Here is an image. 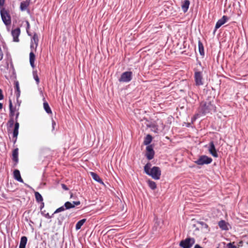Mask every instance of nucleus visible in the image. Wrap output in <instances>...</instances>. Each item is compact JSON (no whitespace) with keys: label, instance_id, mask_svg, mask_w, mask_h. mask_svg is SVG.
I'll return each instance as SVG.
<instances>
[{"label":"nucleus","instance_id":"nucleus-1","mask_svg":"<svg viewBox=\"0 0 248 248\" xmlns=\"http://www.w3.org/2000/svg\"><path fill=\"white\" fill-rule=\"evenodd\" d=\"M151 165L150 163H147L144 166V171L146 174L152 177L155 179L158 180L159 179L161 175V171L160 169L157 167H154L151 169Z\"/></svg>","mask_w":248,"mask_h":248},{"label":"nucleus","instance_id":"nucleus-2","mask_svg":"<svg viewBox=\"0 0 248 248\" xmlns=\"http://www.w3.org/2000/svg\"><path fill=\"white\" fill-rule=\"evenodd\" d=\"M215 108L211 101L202 102L200 104L199 112L202 115H205L206 114L210 113Z\"/></svg>","mask_w":248,"mask_h":248},{"label":"nucleus","instance_id":"nucleus-3","mask_svg":"<svg viewBox=\"0 0 248 248\" xmlns=\"http://www.w3.org/2000/svg\"><path fill=\"white\" fill-rule=\"evenodd\" d=\"M213 159L206 155H201L195 161L194 163L199 166L208 165L212 163Z\"/></svg>","mask_w":248,"mask_h":248},{"label":"nucleus","instance_id":"nucleus-4","mask_svg":"<svg viewBox=\"0 0 248 248\" xmlns=\"http://www.w3.org/2000/svg\"><path fill=\"white\" fill-rule=\"evenodd\" d=\"M195 243V239L190 236L187 237L180 242L179 246L182 248H191Z\"/></svg>","mask_w":248,"mask_h":248},{"label":"nucleus","instance_id":"nucleus-5","mask_svg":"<svg viewBox=\"0 0 248 248\" xmlns=\"http://www.w3.org/2000/svg\"><path fill=\"white\" fill-rule=\"evenodd\" d=\"M202 79L203 77L202 71L197 70L195 71L194 72L195 85L198 86L203 85Z\"/></svg>","mask_w":248,"mask_h":248},{"label":"nucleus","instance_id":"nucleus-6","mask_svg":"<svg viewBox=\"0 0 248 248\" xmlns=\"http://www.w3.org/2000/svg\"><path fill=\"white\" fill-rule=\"evenodd\" d=\"M0 14L1 18L4 23L6 25H9L11 24V17L7 12L4 9L0 10Z\"/></svg>","mask_w":248,"mask_h":248},{"label":"nucleus","instance_id":"nucleus-7","mask_svg":"<svg viewBox=\"0 0 248 248\" xmlns=\"http://www.w3.org/2000/svg\"><path fill=\"white\" fill-rule=\"evenodd\" d=\"M39 39L36 33H34L31 39V51H36L38 45Z\"/></svg>","mask_w":248,"mask_h":248},{"label":"nucleus","instance_id":"nucleus-8","mask_svg":"<svg viewBox=\"0 0 248 248\" xmlns=\"http://www.w3.org/2000/svg\"><path fill=\"white\" fill-rule=\"evenodd\" d=\"M208 151L209 153L214 157H217L218 156L217 150L216 148L214 142L210 141L208 144Z\"/></svg>","mask_w":248,"mask_h":248},{"label":"nucleus","instance_id":"nucleus-9","mask_svg":"<svg viewBox=\"0 0 248 248\" xmlns=\"http://www.w3.org/2000/svg\"><path fill=\"white\" fill-rule=\"evenodd\" d=\"M132 73L131 72H125L123 73L120 78L119 79L120 82H128L132 79Z\"/></svg>","mask_w":248,"mask_h":248},{"label":"nucleus","instance_id":"nucleus-10","mask_svg":"<svg viewBox=\"0 0 248 248\" xmlns=\"http://www.w3.org/2000/svg\"><path fill=\"white\" fill-rule=\"evenodd\" d=\"M229 18L227 16L224 15L220 19H218L216 24V29H219L223 25L226 23Z\"/></svg>","mask_w":248,"mask_h":248},{"label":"nucleus","instance_id":"nucleus-11","mask_svg":"<svg viewBox=\"0 0 248 248\" xmlns=\"http://www.w3.org/2000/svg\"><path fill=\"white\" fill-rule=\"evenodd\" d=\"M20 30L18 28H17L12 31L11 34L13 37V41L14 42H17L19 41L18 36L20 34Z\"/></svg>","mask_w":248,"mask_h":248},{"label":"nucleus","instance_id":"nucleus-12","mask_svg":"<svg viewBox=\"0 0 248 248\" xmlns=\"http://www.w3.org/2000/svg\"><path fill=\"white\" fill-rule=\"evenodd\" d=\"M219 227L223 231H228L229 230V224L224 220H221L218 222Z\"/></svg>","mask_w":248,"mask_h":248},{"label":"nucleus","instance_id":"nucleus-13","mask_svg":"<svg viewBox=\"0 0 248 248\" xmlns=\"http://www.w3.org/2000/svg\"><path fill=\"white\" fill-rule=\"evenodd\" d=\"M189 0H184L182 1L181 7L184 13L187 12L189 5H190Z\"/></svg>","mask_w":248,"mask_h":248},{"label":"nucleus","instance_id":"nucleus-14","mask_svg":"<svg viewBox=\"0 0 248 248\" xmlns=\"http://www.w3.org/2000/svg\"><path fill=\"white\" fill-rule=\"evenodd\" d=\"M80 203L79 201L73 202H67L64 204V207L66 209H69L75 207V206L78 205Z\"/></svg>","mask_w":248,"mask_h":248},{"label":"nucleus","instance_id":"nucleus-15","mask_svg":"<svg viewBox=\"0 0 248 248\" xmlns=\"http://www.w3.org/2000/svg\"><path fill=\"white\" fill-rule=\"evenodd\" d=\"M147 153L146 156L149 160L152 159L154 157V152L151 146H148L146 147Z\"/></svg>","mask_w":248,"mask_h":248},{"label":"nucleus","instance_id":"nucleus-16","mask_svg":"<svg viewBox=\"0 0 248 248\" xmlns=\"http://www.w3.org/2000/svg\"><path fill=\"white\" fill-rule=\"evenodd\" d=\"M180 10V7L171 2V16H176Z\"/></svg>","mask_w":248,"mask_h":248},{"label":"nucleus","instance_id":"nucleus-17","mask_svg":"<svg viewBox=\"0 0 248 248\" xmlns=\"http://www.w3.org/2000/svg\"><path fill=\"white\" fill-rule=\"evenodd\" d=\"M198 48L200 55L203 57L204 56V46L200 40L198 42Z\"/></svg>","mask_w":248,"mask_h":248},{"label":"nucleus","instance_id":"nucleus-18","mask_svg":"<svg viewBox=\"0 0 248 248\" xmlns=\"http://www.w3.org/2000/svg\"><path fill=\"white\" fill-rule=\"evenodd\" d=\"M14 176L15 179L20 182H23V179L20 176V172L18 170H16L14 171Z\"/></svg>","mask_w":248,"mask_h":248},{"label":"nucleus","instance_id":"nucleus-19","mask_svg":"<svg viewBox=\"0 0 248 248\" xmlns=\"http://www.w3.org/2000/svg\"><path fill=\"white\" fill-rule=\"evenodd\" d=\"M35 51H31L30 53V62L31 64V65L32 68L34 67V61L35 59V56L34 54V52Z\"/></svg>","mask_w":248,"mask_h":248},{"label":"nucleus","instance_id":"nucleus-20","mask_svg":"<svg viewBox=\"0 0 248 248\" xmlns=\"http://www.w3.org/2000/svg\"><path fill=\"white\" fill-rule=\"evenodd\" d=\"M27 242V238L26 236H22L21 238L19 248H25Z\"/></svg>","mask_w":248,"mask_h":248},{"label":"nucleus","instance_id":"nucleus-21","mask_svg":"<svg viewBox=\"0 0 248 248\" xmlns=\"http://www.w3.org/2000/svg\"><path fill=\"white\" fill-rule=\"evenodd\" d=\"M90 174L92 176V177H93V178L96 181L101 183V184H104L103 182H102V180L100 178V177H99V176L96 174L94 172H90Z\"/></svg>","mask_w":248,"mask_h":248},{"label":"nucleus","instance_id":"nucleus-22","mask_svg":"<svg viewBox=\"0 0 248 248\" xmlns=\"http://www.w3.org/2000/svg\"><path fill=\"white\" fill-rule=\"evenodd\" d=\"M19 127V123L16 122L15 124L14 129L13 131V136L14 137L16 138L18 134V129Z\"/></svg>","mask_w":248,"mask_h":248},{"label":"nucleus","instance_id":"nucleus-23","mask_svg":"<svg viewBox=\"0 0 248 248\" xmlns=\"http://www.w3.org/2000/svg\"><path fill=\"white\" fill-rule=\"evenodd\" d=\"M43 106H44V108L45 110L47 113H48V114L52 113L51 110L48 103L46 102V101L44 102Z\"/></svg>","mask_w":248,"mask_h":248},{"label":"nucleus","instance_id":"nucleus-24","mask_svg":"<svg viewBox=\"0 0 248 248\" xmlns=\"http://www.w3.org/2000/svg\"><path fill=\"white\" fill-rule=\"evenodd\" d=\"M224 245H226V248H239L235 245V242H230L226 244L225 242H223Z\"/></svg>","mask_w":248,"mask_h":248},{"label":"nucleus","instance_id":"nucleus-25","mask_svg":"<svg viewBox=\"0 0 248 248\" xmlns=\"http://www.w3.org/2000/svg\"><path fill=\"white\" fill-rule=\"evenodd\" d=\"M86 219H82L79 221L76 224V229L77 230L80 229L81 226L83 225V224L85 222Z\"/></svg>","mask_w":248,"mask_h":248},{"label":"nucleus","instance_id":"nucleus-26","mask_svg":"<svg viewBox=\"0 0 248 248\" xmlns=\"http://www.w3.org/2000/svg\"><path fill=\"white\" fill-rule=\"evenodd\" d=\"M152 138L151 136L150 135H148L146 136V137L145 138V140L144 141V143L145 145H148L151 143V142L152 141Z\"/></svg>","mask_w":248,"mask_h":248},{"label":"nucleus","instance_id":"nucleus-27","mask_svg":"<svg viewBox=\"0 0 248 248\" xmlns=\"http://www.w3.org/2000/svg\"><path fill=\"white\" fill-rule=\"evenodd\" d=\"M147 183L148 184V186L152 189H155L156 187V185L155 182L154 181L148 180L147 181Z\"/></svg>","mask_w":248,"mask_h":248},{"label":"nucleus","instance_id":"nucleus-28","mask_svg":"<svg viewBox=\"0 0 248 248\" xmlns=\"http://www.w3.org/2000/svg\"><path fill=\"white\" fill-rule=\"evenodd\" d=\"M29 5V3L27 1H23L21 3L20 9L22 11L25 10Z\"/></svg>","mask_w":248,"mask_h":248},{"label":"nucleus","instance_id":"nucleus-29","mask_svg":"<svg viewBox=\"0 0 248 248\" xmlns=\"http://www.w3.org/2000/svg\"><path fill=\"white\" fill-rule=\"evenodd\" d=\"M34 194L36 201L38 202H42L43 200V199L41 194L38 192H35Z\"/></svg>","mask_w":248,"mask_h":248},{"label":"nucleus","instance_id":"nucleus-30","mask_svg":"<svg viewBox=\"0 0 248 248\" xmlns=\"http://www.w3.org/2000/svg\"><path fill=\"white\" fill-rule=\"evenodd\" d=\"M17 157H18V149H16L14 150L13 152V159L15 161H17Z\"/></svg>","mask_w":248,"mask_h":248},{"label":"nucleus","instance_id":"nucleus-31","mask_svg":"<svg viewBox=\"0 0 248 248\" xmlns=\"http://www.w3.org/2000/svg\"><path fill=\"white\" fill-rule=\"evenodd\" d=\"M197 223L198 224H200L201 225V226L202 227V228H205V229L208 228V225L205 222H204L203 221H199L197 222Z\"/></svg>","mask_w":248,"mask_h":248},{"label":"nucleus","instance_id":"nucleus-32","mask_svg":"<svg viewBox=\"0 0 248 248\" xmlns=\"http://www.w3.org/2000/svg\"><path fill=\"white\" fill-rule=\"evenodd\" d=\"M33 75L35 80L36 81L37 84L39 83V78L38 76H37V72L36 71H34L33 72Z\"/></svg>","mask_w":248,"mask_h":248},{"label":"nucleus","instance_id":"nucleus-33","mask_svg":"<svg viewBox=\"0 0 248 248\" xmlns=\"http://www.w3.org/2000/svg\"><path fill=\"white\" fill-rule=\"evenodd\" d=\"M66 209L65 207H64V205L63 206H62L59 208H58L54 212V213H59L62 211H63Z\"/></svg>","mask_w":248,"mask_h":248},{"label":"nucleus","instance_id":"nucleus-34","mask_svg":"<svg viewBox=\"0 0 248 248\" xmlns=\"http://www.w3.org/2000/svg\"><path fill=\"white\" fill-rule=\"evenodd\" d=\"M3 58V51L2 47L0 46V61Z\"/></svg>","mask_w":248,"mask_h":248},{"label":"nucleus","instance_id":"nucleus-35","mask_svg":"<svg viewBox=\"0 0 248 248\" xmlns=\"http://www.w3.org/2000/svg\"><path fill=\"white\" fill-rule=\"evenodd\" d=\"M188 95H189L190 97H192V96H192L193 98H194V97H197V94H194V93H192V92L189 93H188Z\"/></svg>","mask_w":248,"mask_h":248},{"label":"nucleus","instance_id":"nucleus-36","mask_svg":"<svg viewBox=\"0 0 248 248\" xmlns=\"http://www.w3.org/2000/svg\"><path fill=\"white\" fill-rule=\"evenodd\" d=\"M197 64H198L199 65H200V66L202 67V70H203V67H202V62L198 60V58H197Z\"/></svg>","mask_w":248,"mask_h":248},{"label":"nucleus","instance_id":"nucleus-37","mask_svg":"<svg viewBox=\"0 0 248 248\" xmlns=\"http://www.w3.org/2000/svg\"><path fill=\"white\" fill-rule=\"evenodd\" d=\"M10 111H11V113H13V110L12 109V102L11 101H10Z\"/></svg>","mask_w":248,"mask_h":248},{"label":"nucleus","instance_id":"nucleus-38","mask_svg":"<svg viewBox=\"0 0 248 248\" xmlns=\"http://www.w3.org/2000/svg\"><path fill=\"white\" fill-rule=\"evenodd\" d=\"M5 0H0V7H2L4 3Z\"/></svg>","mask_w":248,"mask_h":248},{"label":"nucleus","instance_id":"nucleus-39","mask_svg":"<svg viewBox=\"0 0 248 248\" xmlns=\"http://www.w3.org/2000/svg\"><path fill=\"white\" fill-rule=\"evenodd\" d=\"M3 94L1 90L0 89V100L3 99Z\"/></svg>","mask_w":248,"mask_h":248},{"label":"nucleus","instance_id":"nucleus-40","mask_svg":"<svg viewBox=\"0 0 248 248\" xmlns=\"http://www.w3.org/2000/svg\"><path fill=\"white\" fill-rule=\"evenodd\" d=\"M194 248H203L202 246H201L199 244H197L194 246Z\"/></svg>","mask_w":248,"mask_h":248},{"label":"nucleus","instance_id":"nucleus-41","mask_svg":"<svg viewBox=\"0 0 248 248\" xmlns=\"http://www.w3.org/2000/svg\"><path fill=\"white\" fill-rule=\"evenodd\" d=\"M199 115H200V114H195V115L194 116V117H193V118H192V119H193L194 120H195L197 118V117H198L199 116Z\"/></svg>","mask_w":248,"mask_h":248},{"label":"nucleus","instance_id":"nucleus-42","mask_svg":"<svg viewBox=\"0 0 248 248\" xmlns=\"http://www.w3.org/2000/svg\"><path fill=\"white\" fill-rule=\"evenodd\" d=\"M62 188L64 189V190H68L67 186L64 184H62Z\"/></svg>","mask_w":248,"mask_h":248},{"label":"nucleus","instance_id":"nucleus-43","mask_svg":"<svg viewBox=\"0 0 248 248\" xmlns=\"http://www.w3.org/2000/svg\"><path fill=\"white\" fill-rule=\"evenodd\" d=\"M159 223V221H158L157 220L155 221V230L157 229L156 226H158Z\"/></svg>","mask_w":248,"mask_h":248},{"label":"nucleus","instance_id":"nucleus-44","mask_svg":"<svg viewBox=\"0 0 248 248\" xmlns=\"http://www.w3.org/2000/svg\"><path fill=\"white\" fill-rule=\"evenodd\" d=\"M186 124V126L187 127H189L191 126V124L189 123H185Z\"/></svg>","mask_w":248,"mask_h":248},{"label":"nucleus","instance_id":"nucleus-45","mask_svg":"<svg viewBox=\"0 0 248 248\" xmlns=\"http://www.w3.org/2000/svg\"><path fill=\"white\" fill-rule=\"evenodd\" d=\"M55 122L54 121H52V127L53 129L54 128V125H55Z\"/></svg>","mask_w":248,"mask_h":248},{"label":"nucleus","instance_id":"nucleus-46","mask_svg":"<svg viewBox=\"0 0 248 248\" xmlns=\"http://www.w3.org/2000/svg\"><path fill=\"white\" fill-rule=\"evenodd\" d=\"M44 206V202H42L41 203V209H42Z\"/></svg>","mask_w":248,"mask_h":248},{"label":"nucleus","instance_id":"nucleus-47","mask_svg":"<svg viewBox=\"0 0 248 248\" xmlns=\"http://www.w3.org/2000/svg\"><path fill=\"white\" fill-rule=\"evenodd\" d=\"M217 29H216V26H215V29H214V31H213V34H215V33H216V31H217Z\"/></svg>","mask_w":248,"mask_h":248},{"label":"nucleus","instance_id":"nucleus-48","mask_svg":"<svg viewBox=\"0 0 248 248\" xmlns=\"http://www.w3.org/2000/svg\"><path fill=\"white\" fill-rule=\"evenodd\" d=\"M16 89H17V92H18V91H19V87H18V86L17 85H16Z\"/></svg>","mask_w":248,"mask_h":248},{"label":"nucleus","instance_id":"nucleus-49","mask_svg":"<svg viewBox=\"0 0 248 248\" xmlns=\"http://www.w3.org/2000/svg\"><path fill=\"white\" fill-rule=\"evenodd\" d=\"M2 108V104L1 103H0V109H1Z\"/></svg>","mask_w":248,"mask_h":248},{"label":"nucleus","instance_id":"nucleus-50","mask_svg":"<svg viewBox=\"0 0 248 248\" xmlns=\"http://www.w3.org/2000/svg\"><path fill=\"white\" fill-rule=\"evenodd\" d=\"M239 243L240 244H242L243 243V242H242V241H240V242H239Z\"/></svg>","mask_w":248,"mask_h":248},{"label":"nucleus","instance_id":"nucleus-51","mask_svg":"<svg viewBox=\"0 0 248 248\" xmlns=\"http://www.w3.org/2000/svg\"><path fill=\"white\" fill-rule=\"evenodd\" d=\"M73 197V194H71V195H70V198H72Z\"/></svg>","mask_w":248,"mask_h":248},{"label":"nucleus","instance_id":"nucleus-52","mask_svg":"<svg viewBox=\"0 0 248 248\" xmlns=\"http://www.w3.org/2000/svg\"><path fill=\"white\" fill-rule=\"evenodd\" d=\"M18 113H17L16 115V118L18 117Z\"/></svg>","mask_w":248,"mask_h":248},{"label":"nucleus","instance_id":"nucleus-53","mask_svg":"<svg viewBox=\"0 0 248 248\" xmlns=\"http://www.w3.org/2000/svg\"><path fill=\"white\" fill-rule=\"evenodd\" d=\"M216 248H219V247L218 246Z\"/></svg>","mask_w":248,"mask_h":248}]
</instances>
